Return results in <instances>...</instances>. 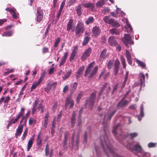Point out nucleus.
<instances>
[{"label": "nucleus", "instance_id": "1", "mask_svg": "<svg viewBox=\"0 0 157 157\" xmlns=\"http://www.w3.org/2000/svg\"><path fill=\"white\" fill-rule=\"evenodd\" d=\"M94 64V62H93L89 64V66L86 70L85 76H86L89 74V77L92 78L93 77L94 75L96 73L98 70V67L97 66H95L94 68L92 67Z\"/></svg>", "mask_w": 157, "mask_h": 157}, {"label": "nucleus", "instance_id": "2", "mask_svg": "<svg viewBox=\"0 0 157 157\" xmlns=\"http://www.w3.org/2000/svg\"><path fill=\"white\" fill-rule=\"evenodd\" d=\"M127 146L128 148L136 151L138 153V155L140 157H144V155L148 154L147 153H144L141 146L138 144H136L133 147L132 144H129Z\"/></svg>", "mask_w": 157, "mask_h": 157}, {"label": "nucleus", "instance_id": "3", "mask_svg": "<svg viewBox=\"0 0 157 157\" xmlns=\"http://www.w3.org/2000/svg\"><path fill=\"white\" fill-rule=\"evenodd\" d=\"M85 30L84 25L81 23H78L76 26L72 30V32H75L76 36L79 37Z\"/></svg>", "mask_w": 157, "mask_h": 157}, {"label": "nucleus", "instance_id": "4", "mask_svg": "<svg viewBox=\"0 0 157 157\" xmlns=\"http://www.w3.org/2000/svg\"><path fill=\"white\" fill-rule=\"evenodd\" d=\"M43 10L41 9V7L40 6L37 8L36 20L38 22H41L43 19L44 13Z\"/></svg>", "mask_w": 157, "mask_h": 157}, {"label": "nucleus", "instance_id": "5", "mask_svg": "<svg viewBox=\"0 0 157 157\" xmlns=\"http://www.w3.org/2000/svg\"><path fill=\"white\" fill-rule=\"evenodd\" d=\"M122 41L125 45L128 47L131 44H133L134 42L132 40V38L128 34H125L124 37L122 39Z\"/></svg>", "mask_w": 157, "mask_h": 157}, {"label": "nucleus", "instance_id": "6", "mask_svg": "<svg viewBox=\"0 0 157 157\" xmlns=\"http://www.w3.org/2000/svg\"><path fill=\"white\" fill-rule=\"evenodd\" d=\"M24 110L25 108H22L21 109L20 112L17 116L15 118H13L10 121H9L10 122V123L12 124L16 123L21 117L24 115Z\"/></svg>", "mask_w": 157, "mask_h": 157}, {"label": "nucleus", "instance_id": "7", "mask_svg": "<svg viewBox=\"0 0 157 157\" xmlns=\"http://www.w3.org/2000/svg\"><path fill=\"white\" fill-rule=\"evenodd\" d=\"M109 42L112 46H114L117 49H121L120 45L116 42V38L113 36H110L108 39Z\"/></svg>", "mask_w": 157, "mask_h": 157}, {"label": "nucleus", "instance_id": "8", "mask_svg": "<svg viewBox=\"0 0 157 157\" xmlns=\"http://www.w3.org/2000/svg\"><path fill=\"white\" fill-rule=\"evenodd\" d=\"M96 96V93H93L91 94L90 99L87 101L86 105V107H88L89 108L91 109L93 105Z\"/></svg>", "mask_w": 157, "mask_h": 157}, {"label": "nucleus", "instance_id": "9", "mask_svg": "<svg viewBox=\"0 0 157 157\" xmlns=\"http://www.w3.org/2000/svg\"><path fill=\"white\" fill-rule=\"evenodd\" d=\"M57 85V83L56 82H54L52 83H49L47 85L46 87L45 88V91L48 93L51 90H54Z\"/></svg>", "mask_w": 157, "mask_h": 157}, {"label": "nucleus", "instance_id": "10", "mask_svg": "<svg viewBox=\"0 0 157 157\" xmlns=\"http://www.w3.org/2000/svg\"><path fill=\"white\" fill-rule=\"evenodd\" d=\"M101 29L98 26H94L92 30L93 35L95 37H97L100 33Z\"/></svg>", "mask_w": 157, "mask_h": 157}, {"label": "nucleus", "instance_id": "11", "mask_svg": "<svg viewBox=\"0 0 157 157\" xmlns=\"http://www.w3.org/2000/svg\"><path fill=\"white\" fill-rule=\"evenodd\" d=\"M139 82H140L141 88L144 86L145 77L144 75L142 73L139 74Z\"/></svg>", "mask_w": 157, "mask_h": 157}, {"label": "nucleus", "instance_id": "12", "mask_svg": "<svg viewBox=\"0 0 157 157\" xmlns=\"http://www.w3.org/2000/svg\"><path fill=\"white\" fill-rule=\"evenodd\" d=\"M90 37L89 33L87 32H85V37L82 42V45H86L89 42Z\"/></svg>", "mask_w": 157, "mask_h": 157}, {"label": "nucleus", "instance_id": "13", "mask_svg": "<svg viewBox=\"0 0 157 157\" xmlns=\"http://www.w3.org/2000/svg\"><path fill=\"white\" fill-rule=\"evenodd\" d=\"M23 129V125H19L17 128L16 131V132L15 134V136L16 137L18 136L21 135Z\"/></svg>", "mask_w": 157, "mask_h": 157}, {"label": "nucleus", "instance_id": "14", "mask_svg": "<svg viewBox=\"0 0 157 157\" xmlns=\"http://www.w3.org/2000/svg\"><path fill=\"white\" fill-rule=\"evenodd\" d=\"M82 5L86 8H89L91 10H93L94 8V5L93 3H84Z\"/></svg>", "mask_w": 157, "mask_h": 157}, {"label": "nucleus", "instance_id": "15", "mask_svg": "<svg viewBox=\"0 0 157 157\" xmlns=\"http://www.w3.org/2000/svg\"><path fill=\"white\" fill-rule=\"evenodd\" d=\"M91 53V50H86L84 53L82 57V60H85L86 58L90 55Z\"/></svg>", "mask_w": 157, "mask_h": 157}, {"label": "nucleus", "instance_id": "16", "mask_svg": "<svg viewBox=\"0 0 157 157\" xmlns=\"http://www.w3.org/2000/svg\"><path fill=\"white\" fill-rule=\"evenodd\" d=\"M73 20L72 19H70L68 21L67 25V30L68 31L72 29L73 27Z\"/></svg>", "mask_w": 157, "mask_h": 157}, {"label": "nucleus", "instance_id": "17", "mask_svg": "<svg viewBox=\"0 0 157 157\" xmlns=\"http://www.w3.org/2000/svg\"><path fill=\"white\" fill-rule=\"evenodd\" d=\"M38 101L37 100H36L35 101V104L33 108V111H35L37 108L38 109H40L43 108V106L42 103L39 105L37 107Z\"/></svg>", "mask_w": 157, "mask_h": 157}, {"label": "nucleus", "instance_id": "18", "mask_svg": "<svg viewBox=\"0 0 157 157\" xmlns=\"http://www.w3.org/2000/svg\"><path fill=\"white\" fill-rule=\"evenodd\" d=\"M124 98V97L122 99V100L120 101L117 104V106L118 107H123L125 105H127L128 103V101L127 100L123 101Z\"/></svg>", "mask_w": 157, "mask_h": 157}, {"label": "nucleus", "instance_id": "19", "mask_svg": "<svg viewBox=\"0 0 157 157\" xmlns=\"http://www.w3.org/2000/svg\"><path fill=\"white\" fill-rule=\"evenodd\" d=\"M94 20L95 19L93 17L90 16L85 21V23L86 25H88L94 23Z\"/></svg>", "mask_w": 157, "mask_h": 157}, {"label": "nucleus", "instance_id": "20", "mask_svg": "<svg viewBox=\"0 0 157 157\" xmlns=\"http://www.w3.org/2000/svg\"><path fill=\"white\" fill-rule=\"evenodd\" d=\"M110 15H108L104 17L103 18V21L106 24H110V23L111 21L113 19L110 17Z\"/></svg>", "mask_w": 157, "mask_h": 157}, {"label": "nucleus", "instance_id": "21", "mask_svg": "<svg viewBox=\"0 0 157 157\" xmlns=\"http://www.w3.org/2000/svg\"><path fill=\"white\" fill-rule=\"evenodd\" d=\"M109 25H111L113 27H118L120 26L119 23L117 21H115L113 19L111 21Z\"/></svg>", "mask_w": 157, "mask_h": 157}, {"label": "nucleus", "instance_id": "22", "mask_svg": "<svg viewBox=\"0 0 157 157\" xmlns=\"http://www.w3.org/2000/svg\"><path fill=\"white\" fill-rule=\"evenodd\" d=\"M84 66H83L81 67L78 71L77 73V75L76 76L77 78H79L80 77L81 75L82 74L83 72V71L84 69Z\"/></svg>", "mask_w": 157, "mask_h": 157}, {"label": "nucleus", "instance_id": "23", "mask_svg": "<svg viewBox=\"0 0 157 157\" xmlns=\"http://www.w3.org/2000/svg\"><path fill=\"white\" fill-rule=\"evenodd\" d=\"M75 10L78 15L79 16H80L82 14L81 5L79 4L76 7Z\"/></svg>", "mask_w": 157, "mask_h": 157}, {"label": "nucleus", "instance_id": "24", "mask_svg": "<svg viewBox=\"0 0 157 157\" xmlns=\"http://www.w3.org/2000/svg\"><path fill=\"white\" fill-rule=\"evenodd\" d=\"M110 33L112 34H119L120 33L119 30L116 28H113L110 30Z\"/></svg>", "mask_w": 157, "mask_h": 157}, {"label": "nucleus", "instance_id": "25", "mask_svg": "<svg viewBox=\"0 0 157 157\" xmlns=\"http://www.w3.org/2000/svg\"><path fill=\"white\" fill-rule=\"evenodd\" d=\"M136 62L138 65L140 66L142 68H145L146 65L144 62H142L137 59H136Z\"/></svg>", "mask_w": 157, "mask_h": 157}, {"label": "nucleus", "instance_id": "26", "mask_svg": "<svg viewBox=\"0 0 157 157\" xmlns=\"http://www.w3.org/2000/svg\"><path fill=\"white\" fill-rule=\"evenodd\" d=\"M70 104V107L71 108L73 107L74 105L73 101L71 99L68 98L66 101V103L65 105L67 107V106L68 104Z\"/></svg>", "mask_w": 157, "mask_h": 157}, {"label": "nucleus", "instance_id": "27", "mask_svg": "<svg viewBox=\"0 0 157 157\" xmlns=\"http://www.w3.org/2000/svg\"><path fill=\"white\" fill-rule=\"evenodd\" d=\"M33 139L30 140L28 142L27 147V151H28L32 147L33 143Z\"/></svg>", "mask_w": 157, "mask_h": 157}, {"label": "nucleus", "instance_id": "28", "mask_svg": "<svg viewBox=\"0 0 157 157\" xmlns=\"http://www.w3.org/2000/svg\"><path fill=\"white\" fill-rule=\"evenodd\" d=\"M121 63L123 65V67L125 68L126 67V63L125 61V59L124 57L121 56L120 58Z\"/></svg>", "mask_w": 157, "mask_h": 157}, {"label": "nucleus", "instance_id": "29", "mask_svg": "<svg viewBox=\"0 0 157 157\" xmlns=\"http://www.w3.org/2000/svg\"><path fill=\"white\" fill-rule=\"evenodd\" d=\"M40 84V83H39L38 81L36 82H33L32 86L31 87V90L35 89L38 85Z\"/></svg>", "mask_w": 157, "mask_h": 157}, {"label": "nucleus", "instance_id": "30", "mask_svg": "<svg viewBox=\"0 0 157 157\" xmlns=\"http://www.w3.org/2000/svg\"><path fill=\"white\" fill-rule=\"evenodd\" d=\"M13 33V32L11 31H7L3 33L2 36H10L12 35Z\"/></svg>", "mask_w": 157, "mask_h": 157}, {"label": "nucleus", "instance_id": "31", "mask_svg": "<svg viewBox=\"0 0 157 157\" xmlns=\"http://www.w3.org/2000/svg\"><path fill=\"white\" fill-rule=\"evenodd\" d=\"M42 140V138L40 136V133H39L38 135L37 139V144L40 145L41 144Z\"/></svg>", "mask_w": 157, "mask_h": 157}, {"label": "nucleus", "instance_id": "32", "mask_svg": "<svg viewBox=\"0 0 157 157\" xmlns=\"http://www.w3.org/2000/svg\"><path fill=\"white\" fill-rule=\"evenodd\" d=\"M105 2L103 0H100L96 4L97 7H101L105 4Z\"/></svg>", "mask_w": 157, "mask_h": 157}, {"label": "nucleus", "instance_id": "33", "mask_svg": "<svg viewBox=\"0 0 157 157\" xmlns=\"http://www.w3.org/2000/svg\"><path fill=\"white\" fill-rule=\"evenodd\" d=\"M109 75V72H107L106 73H105V71L104 70L101 73L100 77L103 76L104 78H106L108 77Z\"/></svg>", "mask_w": 157, "mask_h": 157}, {"label": "nucleus", "instance_id": "34", "mask_svg": "<svg viewBox=\"0 0 157 157\" xmlns=\"http://www.w3.org/2000/svg\"><path fill=\"white\" fill-rule=\"evenodd\" d=\"M28 132V129L26 128L23 134V135L21 138V139L22 141L24 140L25 139L26 136L27 135V133Z\"/></svg>", "mask_w": 157, "mask_h": 157}, {"label": "nucleus", "instance_id": "35", "mask_svg": "<svg viewBox=\"0 0 157 157\" xmlns=\"http://www.w3.org/2000/svg\"><path fill=\"white\" fill-rule=\"evenodd\" d=\"M16 10L14 9L12 12L11 13L12 14V17L14 19H16L17 17V14L15 12Z\"/></svg>", "mask_w": 157, "mask_h": 157}, {"label": "nucleus", "instance_id": "36", "mask_svg": "<svg viewBox=\"0 0 157 157\" xmlns=\"http://www.w3.org/2000/svg\"><path fill=\"white\" fill-rule=\"evenodd\" d=\"M76 52L75 50H74L72 52L71 56L70 58V61H72L74 58L75 57V55Z\"/></svg>", "mask_w": 157, "mask_h": 157}, {"label": "nucleus", "instance_id": "37", "mask_svg": "<svg viewBox=\"0 0 157 157\" xmlns=\"http://www.w3.org/2000/svg\"><path fill=\"white\" fill-rule=\"evenodd\" d=\"M128 71H127L126 72L125 74V77L124 80L123 82V87L125 85V84H126V81L127 80L128 78Z\"/></svg>", "mask_w": 157, "mask_h": 157}, {"label": "nucleus", "instance_id": "38", "mask_svg": "<svg viewBox=\"0 0 157 157\" xmlns=\"http://www.w3.org/2000/svg\"><path fill=\"white\" fill-rule=\"evenodd\" d=\"M156 143L152 142L149 143L148 144V147L149 148L155 147L156 146Z\"/></svg>", "mask_w": 157, "mask_h": 157}, {"label": "nucleus", "instance_id": "39", "mask_svg": "<svg viewBox=\"0 0 157 157\" xmlns=\"http://www.w3.org/2000/svg\"><path fill=\"white\" fill-rule=\"evenodd\" d=\"M29 124L30 125H32L33 124H35V120L32 118H30L29 119Z\"/></svg>", "mask_w": 157, "mask_h": 157}, {"label": "nucleus", "instance_id": "40", "mask_svg": "<svg viewBox=\"0 0 157 157\" xmlns=\"http://www.w3.org/2000/svg\"><path fill=\"white\" fill-rule=\"evenodd\" d=\"M116 112L115 110H113L112 113H109L108 114V119L110 120L112 116Z\"/></svg>", "mask_w": 157, "mask_h": 157}, {"label": "nucleus", "instance_id": "41", "mask_svg": "<svg viewBox=\"0 0 157 157\" xmlns=\"http://www.w3.org/2000/svg\"><path fill=\"white\" fill-rule=\"evenodd\" d=\"M45 152L46 155L47 156H48L49 155V148L48 144H47L46 145V147L45 149Z\"/></svg>", "mask_w": 157, "mask_h": 157}, {"label": "nucleus", "instance_id": "42", "mask_svg": "<svg viewBox=\"0 0 157 157\" xmlns=\"http://www.w3.org/2000/svg\"><path fill=\"white\" fill-rule=\"evenodd\" d=\"M106 52V50H103L100 55V57L102 58H105Z\"/></svg>", "mask_w": 157, "mask_h": 157}, {"label": "nucleus", "instance_id": "43", "mask_svg": "<svg viewBox=\"0 0 157 157\" xmlns=\"http://www.w3.org/2000/svg\"><path fill=\"white\" fill-rule=\"evenodd\" d=\"M45 77V75L44 74L42 75L40 77V78L39 79L38 81V82L40 83H41V82L43 81V80L44 79Z\"/></svg>", "mask_w": 157, "mask_h": 157}, {"label": "nucleus", "instance_id": "44", "mask_svg": "<svg viewBox=\"0 0 157 157\" xmlns=\"http://www.w3.org/2000/svg\"><path fill=\"white\" fill-rule=\"evenodd\" d=\"M71 75V72L69 71H68L67 72V73L64 75V77H63V79L64 80H65L67 79L68 77L70 76Z\"/></svg>", "mask_w": 157, "mask_h": 157}, {"label": "nucleus", "instance_id": "45", "mask_svg": "<svg viewBox=\"0 0 157 157\" xmlns=\"http://www.w3.org/2000/svg\"><path fill=\"white\" fill-rule=\"evenodd\" d=\"M120 65V62L119 61L118 59H116L114 63V67H119Z\"/></svg>", "mask_w": 157, "mask_h": 157}, {"label": "nucleus", "instance_id": "46", "mask_svg": "<svg viewBox=\"0 0 157 157\" xmlns=\"http://www.w3.org/2000/svg\"><path fill=\"white\" fill-rule=\"evenodd\" d=\"M75 114L74 113H73L71 119V123L72 126H73L75 123Z\"/></svg>", "mask_w": 157, "mask_h": 157}, {"label": "nucleus", "instance_id": "47", "mask_svg": "<svg viewBox=\"0 0 157 157\" xmlns=\"http://www.w3.org/2000/svg\"><path fill=\"white\" fill-rule=\"evenodd\" d=\"M60 41V38L59 37H58L56 40V42L54 44L55 47H56L58 45Z\"/></svg>", "mask_w": 157, "mask_h": 157}, {"label": "nucleus", "instance_id": "48", "mask_svg": "<svg viewBox=\"0 0 157 157\" xmlns=\"http://www.w3.org/2000/svg\"><path fill=\"white\" fill-rule=\"evenodd\" d=\"M125 52L127 59L131 58V54L128 50H126Z\"/></svg>", "mask_w": 157, "mask_h": 157}, {"label": "nucleus", "instance_id": "49", "mask_svg": "<svg viewBox=\"0 0 157 157\" xmlns=\"http://www.w3.org/2000/svg\"><path fill=\"white\" fill-rule=\"evenodd\" d=\"M140 115L141 117H142L144 116V113H143V108L142 105H141L140 106Z\"/></svg>", "mask_w": 157, "mask_h": 157}, {"label": "nucleus", "instance_id": "50", "mask_svg": "<svg viewBox=\"0 0 157 157\" xmlns=\"http://www.w3.org/2000/svg\"><path fill=\"white\" fill-rule=\"evenodd\" d=\"M5 100H4V103H8V102H9V101L10 100V97L9 96H8L6 97H5Z\"/></svg>", "mask_w": 157, "mask_h": 157}, {"label": "nucleus", "instance_id": "51", "mask_svg": "<svg viewBox=\"0 0 157 157\" xmlns=\"http://www.w3.org/2000/svg\"><path fill=\"white\" fill-rule=\"evenodd\" d=\"M77 85L78 83L76 82H75L72 86V90H75L77 87Z\"/></svg>", "mask_w": 157, "mask_h": 157}, {"label": "nucleus", "instance_id": "52", "mask_svg": "<svg viewBox=\"0 0 157 157\" xmlns=\"http://www.w3.org/2000/svg\"><path fill=\"white\" fill-rule=\"evenodd\" d=\"M129 136H130L131 138L132 139L137 136V134L136 132L131 133L129 135Z\"/></svg>", "mask_w": 157, "mask_h": 157}, {"label": "nucleus", "instance_id": "53", "mask_svg": "<svg viewBox=\"0 0 157 157\" xmlns=\"http://www.w3.org/2000/svg\"><path fill=\"white\" fill-rule=\"evenodd\" d=\"M113 65V62L110 60L108 62L107 64V67L109 68H111Z\"/></svg>", "mask_w": 157, "mask_h": 157}, {"label": "nucleus", "instance_id": "54", "mask_svg": "<svg viewBox=\"0 0 157 157\" xmlns=\"http://www.w3.org/2000/svg\"><path fill=\"white\" fill-rule=\"evenodd\" d=\"M7 20L6 19H0V25H2L4 22H6Z\"/></svg>", "mask_w": 157, "mask_h": 157}, {"label": "nucleus", "instance_id": "55", "mask_svg": "<svg viewBox=\"0 0 157 157\" xmlns=\"http://www.w3.org/2000/svg\"><path fill=\"white\" fill-rule=\"evenodd\" d=\"M67 135H65L64 136V145H66L67 144Z\"/></svg>", "mask_w": 157, "mask_h": 157}, {"label": "nucleus", "instance_id": "56", "mask_svg": "<svg viewBox=\"0 0 157 157\" xmlns=\"http://www.w3.org/2000/svg\"><path fill=\"white\" fill-rule=\"evenodd\" d=\"M119 69V67H114V71L115 75L117 74Z\"/></svg>", "mask_w": 157, "mask_h": 157}, {"label": "nucleus", "instance_id": "57", "mask_svg": "<svg viewBox=\"0 0 157 157\" xmlns=\"http://www.w3.org/2000/svg\"><path fill=\"white\" fill-rule=\"evenodd\" d=\"M66 60L65 59H63L62 58V59L61 62H60L59 64V66L60 67L62 65L66 62Z\"/></svg>", "mask_w": 157, "mask_h": 157}, {"label": "nucleus", "instance_id": "58", "mask_svg": "<svg viewBox=\"0 0 157 157\" xmlns=\"http://www.w3.org/2000/svg\"><path fill=\"white\" fill-rule=\"evenodd\" d=\"M54 68L53 67H51L49 71V74L51 75L52 74L54 70Z\"/></svg>", "mask_w": 157, "mask_h": 157}, {"label": "nucleus", "instance_id": "59", "mask_svg": "<svg viewBox=\"0 0 157 157\" xmlns=\"http://www.w3.org/2000/svg\"><path fill=\"white\" fill-rule=\"evenodd\" d=\"M14 8H10L7 7L6 9V10L9 12L10 13L13 11Z\"/></svg>", "mask_w": 157, "mask_h": 157}, {"label": "nucleus", "instance_id": "60", "mask_svg": "<svg viewBox=\"0 0 157 157\" xmlns=\"http://www.w3.org/2000/svg\"><path fill=\"white\" fill-rule=\"evenodd\" d=\"M64 4H65V3L63 2L62 3L61 5L60 8H59V10L61 11H62V10L64 7Z\"/></svg>", "mask_w": 157, "mask_h": 157}, {"label": "nucleus", "instance_id": "61", "mask_svg": "<svg viewBox=\"0 0 157 157\" xmlns=\"http://www.w3.org/2000/svg\"><path fill=\"white\" fill-rule=\"evenodd\" d=\"M127 61L128 62V63L131 65H132V59L131 58H127Z\"/></svg>", "mask_w": 157, "mask_h": 157}, {"label": "nucleus", "instance_id": "62", "mask_svg": "<svg viewBox=\"0 0 157 157\" xmlns=\"http://www.w3.org/2000/svg\"><path fill=\"white\" fill-rule=\"evenodd\" d=\"M68 90V86H66L63 89V92L66 93Z\"/></svg>", "mask_w": 157, "mask_h": 157}, {"label": "nucleus", "instance_id": "63", "mask_svg": "<svg viewBox=\"0 0 157 157\" xmlns=\"http://www.w3.org/2000/svg\"><path fill=\"white\" fill-rule=\"evenodd\" d=\"M61 12L62 11L59 10V11L58 12V13L57 14V16L56 17L57 18L58 20L61 14Z\"/></svg>", "mask_w": 157, "mask_h": 157}, {"label": "nucleus", "instance_id": "64", "mask_svg": "<svg viewBox=\"0 0 157 157\" xmlns=\"http://www.w3.org/2000/svg\"><path fill=\"white\" fill-rule=\"evenodd\" d=\"M118 87V84H117L114 86L113 90V91L114 92L117 89Z\"/></svg>", "mask_w": 157, "mask_h": 157}]
</instances>
